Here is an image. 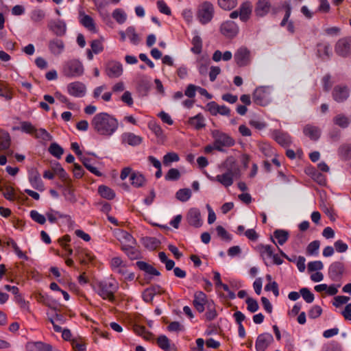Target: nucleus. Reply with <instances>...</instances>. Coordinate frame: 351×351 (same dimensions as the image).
Here are the masks:
<instances>
[{"mask_svg":"<svg viewBox=\"0 0 351 351\" xmlns=\"http://www.w3.org/2000/svg\"><path fill=\"white\" fill-rule=\"evenodd\" d=\"M26 350L27 351H52V346L41 341L28 342Z\"/></svg>","mask_w":351,"mask_h":351,"instance_id":"cd10ccee","label":"nucleus"},{"mask_svg":"<svg viewBox=\"0 0 351 351\" xmlns=\"http://www.w3.org/2000/svg\"><path fill=\"white\" fill-rule=\"evenodd\" d=\"M214 14L213 5L209 1H204L198 6L197 18L201 24L206 25L212 21Z\"/></svg>","mask_w":351,"mask_h":351,"instance_id":"20e7f679","label":"nucleus"},{"mask_svg":"<svg viewBox=\"0 0 351 351\" xmlns=\"http://www.w3.org/2000/svg\"><path fill=\"white\" fill-rule=\"evenodd\" d=\"M45 17V12L39 8L34 10L32 13L30 18L32 21H33L35 23L40 22L44 19Z\"/></svg>","mask_w":351,"mask_h":351,"instance_id":"6e6d98bb","label":"nucleus"},{"mask_svg":"<svg viewBox=\"0 0 351 351\" xmlns=\"http://www.w3.org/2000/svg\"><path fill=\"white\" fill-rule=\"evenodd\" d=\"M53 170L54 173L57 174L62 180H69L67 173L58 162L53 167Z\"/></svg>","mask_w":351,"mask_h":351,"instance_id":"052dcab7","label":"nucleus"},{"mask_svg":"<svg viewBox=\"0 0 351 351\" xmlns=\"http://www.w3.org/2000/svg\"><path fill=\"white\" fill-rule=\"evenodd\" d=\"M191 51L195 54H199L202 50V40L198 35L195 36L192 39Z\"/></svg>","mask_w":351,"mask_h":351,"instance_id":"a18cd8bd","label":"nucleus"},{"mask_svg":"<svg viewBox=\"0 0 351 351\" xmlns=\"http://www.w3.org/2000/svg\"><path fill=\"white\" fill-rule=\"evenodd\" d=\"M91 126L99 135L110 136L117 130L119 123L117 119L106 112L95 114L92 121Z\"/></svg>","mask_w":351,"mask_h":351,"instance_id":"f257e3e1","label":"nucleus"},{"mask_svg":"<svg viewBox=\"0 0 351 351\" xmlns=\"http://www.w3.org/2000/svg\"><path fill=\"white\" fill-rule=\"evenodd\" d=\"M62 73L66 77H79L84 73L83 64L78 60H68L63 64Z\"/></svg>","mask_w":351,"mask_h":351,"instance_id":"39448f33","label":"nucleus"},{"mask_svg":"<svg viewBox=\"0 0 351 351\" xmlns=\"http://www.w3.org/2000/svg\"><path fill=\"white\" fill-rule=\"evenodd\" d=\"M99 195L107 199H112L115 197L114 191L108 186L101 185L98 188Z\"/></svg>","mask_w":351,"mask_h":351,"instance_id":"79ce46f5","label":"nucleus"},{"mask_svg":"<svg viewBox=\"0 0 351 351\" xmlns=\"http://www.w3.org/2000/svg\"><path fill=\"white\" fill-rule=\"evenodd\" d=\"M252 99L254 102L258 106H267L271 101L270 87L259 86L256 88L253 93Z\"/></svg>","mask_w":351,"mask_h":351,"instance_id":"423d86ee","label":"nucleus"},{"mask_svg":"<svg viewBox=\"0 0 351 351\" xmlns=\"http://www.w3.org/2000/svg\"><path fill=\"white\" fill-rule=\"evenodd\" d=\"M323 267L324 265L320 261H311L308 263V271L309 272L321 270Z\"/></svg>","mask_w":351,"mask_h":351,"instance_id":"338daca9","label":"nucleus"},{"mask_svg":"<svg viewBox=\"0 0 351 351\" xmlns=\"http://www.w3.org/2000/svg\"><path fill=\"white\" fill-rule=\"evenodd\" d=\"M11 144V139L9 133L4 130L0 131V149L6 150L9 149Z\"/></svg>","mask_w":351,"mask_h":351,"instance_id":"a19ab883","label":"nucleus"},{"mask_svg":"<svg viewBox=\"0 0 351 351\" xmlns=\"http://www.w3.org/2000/svg\"><path fill=\"white\" fill-rule=\"evenodd\" d=\"M28 178L33 188L40 191H44V184L40 178V175L37 170H32L29 173Z\"/></svg>","mask_w":351,"mask_h":351,"instance_id":"5701e85b","label":"nucleus"},{"mask_svg":"<svg viewBox=\"0 0 351 351\" xmlns=\"http://www.w3.org/2000/svg\"><path fill=\"white\" fill-rule=\"evenodd\" d=\"M245 303L247 304V309L250 313H255L258 310L259 306L258 302L255 299L252 298H247L245 300Z\"/></svg>","mask_w":351,"mask_h":351,"instance_id":"bf43d9fd","label":"nucleus"},{"mask_svg":"<svg viewBox=\"0 0 351 351\" xmlns=\"http://www.w3.org/2000/svg\"><path fill=\"white\" fill-rule=\"evenodd\" d=\"M79 14L80 16V23L89 31L95 32L96 27L93 18L89 15L85 14L82 11H80Z\"/></svg>","mask_w":351,"mask_h":351,"instance_id":"2f4dec72","label":"nucleus"},{"mask_svg":"<svg viewBox=\"0 0 351 351\" xmlns=\"http://www.w3.org/2000/svg\"><path fill=\"white\" fill-rule=\"evenodd\" d=\"M319 245L320 242L317 240L311 242L307 246L306 253L309 255L317 254Z\"/></svg>","mask_w":351,"mask_h":351,"instance_id":"680f3d73","label":"nucleus"},{"mask_svg":"<svg viewBox=\"0 0 351 351\" xmlns=\"http://www.w3.org/2000/svg\"><path fill=\"white\" fill-rule=\"evenodd\" d=\"M300 293H301L303 299L307 302V303H311L314 300V295L313 293L310 291V290L308 288H302L300 291Z\"/></svg>","mask_w":351,"mask_h":351,"instance_id":"e2e57ef3","label":"nucleus"},{"mask_svg":"<svg viewBox=\"0 0 351 351\" xmlns=\"http://www.w3.org/2000/svg\"><path fill=\"white\" fill-rule=\"evenodd\" d=\"M113 19L119 24H123L127 19L125 13L121 9H116L112 12Z\"/></svg>","mask_w":351,"mask_h":351,"instance_id":"13d9d810","label":"nucleus"},{"mask_svg":"<svg viewBox=\"0 0 351 351\" xmlns=\"http://www.w3.org/2000/svg\"><path fill=\"white\" fill-rule=\"evenodd\" d=\"M274 342V337L269 332L260 334L256 340L255 348L256 351H265Z\"/></svg>","mask_w":351,"mask_h":351,"instance_id":"9b49d317","label":"nucleus"},{"mask_svg":"<svg viewBox=\"0 0 351 351\" xmlns=\"http://www.w3.org/2000/svg\"><path fill=\"white\" fill-rule=\"evenodd\" d=\"M206 302L207 296L203 291H199L195 293L193 304L199 313L204 312Z\"/></svg>","mask_w":351,"mask_h":351,"instance_id":"4be33fe9","label":"nucleus"},{"mask_svg":"<svg viewBox=\"0 0 351 351\" xmlns=\"http://www.w3.org/2000/svg\"><path fill=\"white\" fill-rule=\"evenodd\" d=\"M270 8L269 0H259L256 3L255 14L258 16H264L269 12Z\"/></svg>","mask_w":351,"mask_h":351,"instance_id":"c85d7f7f","label":"nucleus"},{"mask_svg":"<svg viewBox=\"0 0 351 351\" xmlns=\"http://www.w3.org/2000/svg\"><path fill=\"white\" fill-rule=\"evenodd\" d=\"M157 345L164 351H177L176 346L170 343L168 337L164 335H160L156 339Z\"/></svg>","mask_w":351,"mask_h":351,"instance_id":"a878e982","label":"nucleus"},{"mask_svg":"<svg viewBox=\"0 0 351 351\" xmlns=\"http://www.w3.org/2000/svg\"><path fill=\"white\" fill-rule=\"evenodd\" d=\"M236 171L232 169H228L226 172L223 174L217 175L215 178H211L210 180L217 181L225 187L230 186L234 182V177Z\"/></svg>","mask_w":351,"mask_h":351,"instance_id":"dca6fc26","label":"nucleus"},{"mask_svg":"<svg viewBox=\"0 0 351 351\" xmlns=\"http://www.w3.org/2000/svg\"><path fill=\"white\" fill-rule=\"evenodd\" d=\"M186 220L190 226L195 228L202 226V221L199 210L196 208H191L186 215Z\"/></svg>","mask_w":351,"mask_h":351,"instance_id":"6ab92c4d","label":"nucleus"},{"mask_svg":"<svg viewBox=\"0 0 351 351\" xmlns=\"http://www.w3.org/2000/svg\"><path fill=\"white\" fill-rule=\"evenodd\" d=\"M65 45L62 39L54 38L48 43V49L50 53L55 56H60L64 50Z\"/></svg>","mask_w":351,"mask_h":351,"instance_id":"a211bd4d","label":"nucleus"},{"mask_svg":"<svg viewBox=\"0 0 351 351\" xmlns=\"http://www.w3.org/2000/svg\"><path fill=\"white\" fill-rule=\"evenodd\" d=\"M234 58L239 67L245 66L251 62L250 51L247 47H241L234 53Z\"/></svg>","mask_w":351,"mask_h":351,"instance_id":"6e6552de","label":"nucleus"},{"mask_svg":"<svg viewBox=\"0 0 351 351\" xmlns=\"http://www.w3.org/2000/svg\"><path fill=\"white\" fill-rule=\"evenodd\" d=\"M191 196V191L189 189H182L177 191L176 197L181 202H186Z\"/></svg>","mask_w":351,"mask_h":351,"instance_id":"603ef678","label":"nucleus"},{"mask_svg":"<svg viewBox=\"0 0 351 351\" xmlns=\"http://www.w3.org/2000/svg\"><path fill=\"white\" fill-rule=\"evenodd\" d=\"M204 121V116L201 113H199L197 115L189 118L188 122L190 125L193 126L195 130H199L206 126Z\"/></svg>","mask_w":351,"mask_h":351,"instance_id":"f704fd0d","label":"nucleus"},{"mask_svg":"<svg viewBox=\"0 0 351 351\" xmlns=\"http://www.w3.org/2000/svg\"><path fill=\"white\" fill-rule=\"evenodd\" d=\"M48 28L56 36H63L66 32V25L64 21H51L48 24Z\"/></svg>","mask_w":351,"mask_h":351,"instance_id":"aec40b11","label":"nucleus"},{"mask_svg":"<svg viewBox=\"0 0 351 351\" xmlns=\"http://www.w3.org/2000/svg\"><path fill=\"white\" fill-rule=\"evenodd\" d=\"M118 284L115 282L103 280L96 284L97 294L103 300H108L112 303H114L116 300L114 293L118 290Z\"/></svg>","mask_w":351,"mask_h":351,"instance_id":"f03ea898","label":"nucleus"},{"mask_svg":"<svg viewBox=\"0 0 351 351\" xmlns=\"http://www.w3.org/2000/svg\"><path fill=\"white\" fill-rule=\"evenodd\" d=\"M212 137L214 139L215 150L224 152L223 147H230L234 145V140L228 134L222 132L218 130H214L211 132Z\"/></svg>","mask_w":351,"mask_h":351,"instance_id":"7ed1b4c3","label":"nucleus"},{"mask_svg":"<svg viewBox=\"0 0 351 351\" xmlns=\"http://www.w3.org/2000/svg\"><path fill=\"white\" fill-rule=\"evenodd\" d=\"M0 97L5 98L7 101L13 98L12 89L9 87L8 83L3 80H0Z\"/></svg>","mask_w":351,"mask_h":351,"instance_id":"c9c22d12","label":"nucleus"},{"mask_svg":"<svg viewBox=\"0 0 351 351\" xmlns=\"http://www.w3.org/2000/svg\"><path fill=\"white\" fill-rule=\"evenodd\" d=\"M136 265L138 267V269L141 271L146 272L148 274L154 275V276H160V273L156 268H154L152 265L147 263L144 261H137L136 263Z\"/></svg>","mask_w":351,"mask_h":351,"instance_id":"58836bf2","label":"nucleus"},{"mask_svg":"<svg viewBox=\"0 0 351 351\" xmlns=\"http://www.w3.org/2000/svg\"><path fill=\"white\" fill-rule=\"evenodd\" d=\"M350 95V89L346 86L337 85L333 88L332 96L335 101L338 103L345 101Z\"/></svg>","mask_w":351,"mask_h":351,"instance_id":"2eb2a0df","label":"nucleus"},{"mask_svg":"<svg viewBox=\"0 0 351 351\" xmlns=\"http://www.w3.org/2000/svg\"><path fill=\"white\" fill-rule=\"evenodd\" d=\"M105 73L110 78H117L123 73V66L119 62L109 61L106 64Z\"/></svg>","mask_w":351,"mask_h":351,"instance_id":"f8f14e48","label":"nucleus"},{"mask_svg":"<svg viewBox=\"0 0 351 351\" xmlns=\"http://www.w3.org/2000/svg\"><path fill=\"white\" fill-rule=\"evenodd\" d=\"M317 56L323 60H328L330 56V46L329 44L318 43L317 45Z\"/></svg>","mask_w":351,"mask_h":351,"instance_id":"e433bc0d","label":"nucleus"},{"mask_svg":"<svg viewBox=\"0 0 351 351\" xmlns=\"http://www.w3.org/2000/svg\"><path fill=\"white\" fill-rule=\"evenodd\" d=\"M80 161L83 164V165L92 173L97 176H101L102 173L96 168L92 164V159L84 156V157H80Z\"/></svg>","mask_w":351,"mask_h":351,"instance_id":"ea45409f","label":"nucleus"},{"mask_svg":"<svg viewBox=\"0 0 351 351\" xmlns=\"http://www.w3.org/2000/svg\"><path fill=\"white\" fill-rule=\"evenodd\" d=\"M49 152L54 157L60 159L64 153L63 148L59 145L57 143H52L49 148Z\"/></svg>","mask_w":351,"mask_h":351,"instance_id":"49530a36","label":"nucleus"},{"mask_svg":"<svg viewBox=\"0 0 351 351\" xmlns=\"http://www.w3.org/2000/svg\"><path fill=\"white\" fill-rule=\"evenodd\" d=\"M131 184L135 188H141L145 185L147 180L139 171H133L130 177Z\"/></svg>","mask_w":351,"mask_h":351,"instance_id":"bb28decb","label":"nucleus"},{"mask_svg":"<svg viewBox=\"0 0 351 351\" xmlns=\"http://www.w3.org/2000/svg\"><path fill=\"white\" fill-rule=\"evenodd\" d=\"M68 93L75 97H82L86 92V87L84 84L80 82H74L67 85Z\"/></svg>","mask_w":351,"mask_h":351,"instance_id":"4468645a","label":"nucleus"},{"mask_svg":"<svg viewBox=\"0 0 351 351\" xmlns=\"http://www.w3.org/2000/svg\"><path fill=\"white\" fill-rule=\"evenodd\" d=\"M344 272V264L340 261H335L332 263L329 267L328 276L332 281H340Z\"/></svg>","mask_w":351,"mask_h":351,"instance_id":"9d476101","label":"nucleus"},{"mask_svg":"<svg viewBox=\"0 0 351 351\" xmlns=\"http://www.w3.org/2000/svg\"><path fill=\"white\" fill-rule=\"evenodd\" d=\"M289 233L283 229H276L274 231L273 236L270 240L276 245H283L289 239Z\"/></svg>","mask_w":351,"mask_h":351,"instance_id":"412c9836","label":"nucleus"},{"mask_svg":"<svg viewBox=\"0 0 351 351\" xmlns=\"http://www.w3.org/2000/svg\"><path fill=\"white\" fill-rule=\"evenodd\" d=\"M258 247L263 259L265 258H271L274 255L273 247L270 245L260 244Z\"/></svg>","mask_w":351,"mask_h":351,"instance_id":"de8ad7c7","label":"nucleus"},{"mask_svg":"<svg viewBox=\"0 0 351 351\" xmlns=\"http://www.w3.org/2000/svg\"><path fill=\"white\" fill-rule=\"evenodd\" d=\"M272 138L281 146L289 147L291 143L290 135L279 130H274L271 132Z\"/></svg>","mask_w":351,"mask_h":351,"instance_id":"f3484780","label":"nucleus"},{"mask_svg":"<svg viewBox=\"0 0 351 351\" xmlns=\"http://www.w3.org/2000/svg\"><path fill=\"white\" fill-rule=\"evenodd\" d=\"M303 133L306 136H308L311 140L314 141H317L321 135L320 129L311 124H307L304 127Z\"/></svg>","mask_w":351,"mask_h":351,"instance_id":"393cba45","label":"nucleus"},{"mask_svg":"<svg viewBox=\"0 0 351 351\" xmlns=\"http://www.w3.org/2000/svg\"><path fill=\"white\" fill-rule=\"evenodd\" d=\"M180 176V172L178 169L171 168L168 171L165 178L167 181H176L179 180Z\"/></svg>","mask_w":351,"mask_h":351,"instance_id":"4d7b16f0","label":"nucleus"},{"mask_svg":"<svg viewBox=\"0 0 351 351\" xmlns=\"http://www.w3.org/2000/svg\"><path fill=\"white\" fill-rule=\"evenodd\" d=\"M142 241L143 245L150 250H155L160 244V241L155 237H146Z\"/></svg>","mask_w":351,"mask_h":351,"instance_id":"c03bdc74","label":"nucleus"},{"mask_svg":"<svg viewBox=\"0 0 351 351\" xmlns=\"http://www.w3.org/2000/svg\"><path fill=\"white\" fill-rule=\"evenodd\" d=\"M21 130L22 132L34 135L35 138H42L43 140L48 141L51 140V135L43 128L37 130L34 125H33L29 121H23L21 123Z\"/></svg>","mask_w":351,"mask_h":351,"instance_id":"0eeeda50","label":"nucleus"},{"mask_svg":"<svg viewBox=\"0 0 351 351\" xmlns=\"http://www.w3.org/2000/svg\"><path fill=\"white\" fill-rule=\"evenodd\" d=\"M322 313V308L318 306L315 305L311 307V308L308 311V316L311 319H315L319 317Z\"/></svg>","mask_w":351,"mask_h":351,"instance_id":"774afa93","label":"nucleus"},{"mask_svg":"<svg viewBox=\"0 0 351 351\" xmlns=\"http://www.w3.org/2000/svg\"><path fill=\"white\" fill-rule=\"evenodd\" d=\"M6 244L7 245L11 246L13 248L14 252L20 258H23L25 260L28 259L27 256L20 250V248L19 247V246L17 245L16 243L14 241V239H12V238L8 239V240L6 242Z\"/></svg>","mask_w":351,"mask_h":351,"instance_id":"09e8293b","label":"nucleus"},{"mask_svg":"<svg viewBox=\"0 0 351 351\" xmlns=\"http://www.w3.org/2000/svg\"><path fill=\"white\" fill-rule=\"evenodd\" d=\"M220 8L225 10H230L234 8L237 4V0H218Z\"/></svg>","mask_w":351,"mask_h":351,"instance_id":"864d4df0","label":"nucleus"},{"mask_svg":"<svg viewBox=\"0 0 351 351\" xmlns=\"http://www.w3.org/2000/svg\"><path fill=\"white\" fill-rule=\"evenodd\" d=\"M311 178L315 181L317 184L321 186H325L326 184V178L323 175L318 169L315 168H309L306 172Z\"/></svg>","mask_w":351,"mask_h":351,"instance_id":"7c9ffc66","label":"nucleus"},{"mask_svg":"<svg viewBox=\"0 0 351 351\" xmlns=\"http://www.w3.org/2000/svg\"><path fill=\"white\" fill-rule=\"evenodd\" d=\"M121 142L134 147L142 143L143 138L132 132H125L121 135Z\"/></svg>","mask_w":351,"mask_h":351,"instance_id":"b1692460","label":"nucleus"},{"mask_svg":"<svg viewBox=\"0 0 351 351\" xmlns=\"http://www.w3.org/2000/svg\"><path fill=\"white\" fill-rule=\"evenodd\" d=\"M337 54L342 57H347L351 53V37H345L339 39L335 47Z\"/></svg>","mask_w":351,"mask_h":351,"instance_id":"1a4fd4ad","label":"nucleus"},{"mask_svg":"<svg viewBox=\"0 0 351 351\" xmlns=\"http://www.w3.org/2000/svg\"><path fill=\"white\" fill-rule=\"evenodd\" d=\"M180 158L178 154L175 152H169L163 156V165L169 166L171 162H178Z\"/></svg>","mask_w":351,"mask_h":351,"instance_id":"3c124183","label":"nucleus"},{"mask_svg":"<svg viewBox=\"0 0 351 351\" xmlns=\"http://www.w3.org/2000/svg\"><path fill=\"white\" fill-rule=\"evenodd\" d=\"M4 197L8 200H14V190L10 186H3L0 188Z\"/></svg>","mask_w":351,"mask_h":351,"instance_id":"5fc2aeb1","label":"nucleus"},{"mask_svg":"<svg viewBox=\"0 0 351 351\" xmlns=\"http://www.w3.org/2000/svg\"><path fill=\"white\" fill-rule=\"evenodd\" d=\"M332 121L335 125L344 129L349 126L351 119L344 114H338L333 117Z\"/></svg>","mask_w":351,"mask_h":351,"instance_id":"4c0bfd02","label":"nucleus"},{"mask_svg":"<svg viewBox=\"0 0 351 351\" xmlns=\"http://www.w3.org/2000/svg\"><path fill=\"white\" fill-rule=\"evenodd\" d=\"M35 298L39 303L51 308V299L47 294L37 293L35 295Z\"/></svg>","mask_w":351,"mask_h":351,"instance_id":"8fccbe9b","label":"nucleus"},{"mask_svg":"<svg viewBox=\"0 0 351 351\" xmlns=\"http://www.w3.org/2000/svg\"><path fill=\"white\" fill-rule=\"evenodd\" d=\"M31 218L39 224H44L46 222V218L43 215L40 214L36 210H32L30 212Z\"/></svg>","mask_w":351,"mask_h":351,"instance_id":"69168bd1","label":"nucleus"},{"mask_svg":"<svg viewBox=\"0 0 351 351\" xmlns=\"http://www.w3.org/2000/svg\"><path fill=\"white\" fill-rule=\"evenodd\" d=\"M127 37L130 39L133 45H138L141 38L139 35L136 32V29L133 26H130L126 29Z\"/></svg>","mask_w":351,"mask_h":351,"instance_id":"37998d69","label":"nucleus"},{"mask_svg":"<svg viewBox=\"0 0 351 351\" xmlns=\"http://www.w3.org/2000/svg\"><path fill=\"white\" fill-rule=\"evenodd\" d=\"M121 250L123 251L128 258L131 260H136L140 258L141 253L133 245L123 244L121 247Z\"/></svg>","mask_w":351,"mask_h":351,"instance_id":"473e14b6","label":"nucleus"},{"mask_svg":"<svg viewBox=\"0 0 351 351\" xmlns=\"http://www.w3.org/2000/svg\"><path fill=\"white\" fill-rule=\"evenodd\" d=\"M239 18L243 22H246L249 19L252 13V5L250 2L243 3L239 9Z\"/></svg>","mask_w":351,"mask_h":351,"instance_id":"72a5a7b5","label":"nucleus"},{"mask_svg":"<svg viewBox=\"0 0 351 351\" xmlns=\"http://www.w3.org/2000/svg\"><path fill=\"white\" fill-rule=\"evenodd\" d=\"M217 235L223 240L230 241L232 239L231 235L226 230V229L221 226H218L216 228Z\"/></svg>","mask_w":351,"mask_h":351,"instance_id":"0e129e2a","label":"nucleus"},{"mask_svg":"<svg viewBox=\"0 0 351 351\" xmlns=\"http://www.w3.org/2000/svg\"><path fill=\"white\" fill-rule=\"evenodd\" d=\"M220 31L226 37L232 38L239 33V27L235 22L227 21L221 25Z\"/></svg>","mask_w":351,"mask_h":351,"instance_id":"ddd939ff","label":"nucleus"},{"mask_svg":"<svg viewBox=\"0 0 351 351\" xmlns=\"http://www.w3.org/2000/svg\"><path fill=\"white\" fill-rule=\"evenodd\" d=\"M75 255L77 256L82 265H87L93 260V256L91 253L84 248L76 249Z\"/></svg>","mask_w":351,"mask_h":351,"instance_id":"c756f323","label":"nucleus"}]
</instances>
